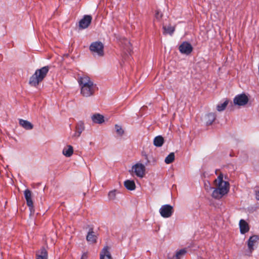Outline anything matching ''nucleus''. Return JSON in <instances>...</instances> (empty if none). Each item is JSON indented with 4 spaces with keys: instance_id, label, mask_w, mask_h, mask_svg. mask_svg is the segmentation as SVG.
Returning <instances> with one entry per match:
<instances>
[{
    "instance_id": "f257e3e1",
    "label": "nucleus",
    "mask_w": 259,
    "mask_h": 259,
    "mask_svg": "<svg viewBox=\"0 0 259 259\" xmlns=\"http://www.w3.org/2000/svg\"><path fill=\"white\" fill-rule=\"evenodd\" d=\"M80 89V94L84 97H89L94 95L96 84L87 75L79 76L77 79Z\"/></svg>"
},
{
    "instance_id": "f03ea898",
    "label": "nucleus",
    "mask_w": 259,
    "mask_h": 259,
    "mask_svg": "<svg viewBox=\"0 0 259 259\" xmlns=\"http://www.w3.org/2000/svg\"><path fill=\"white\" fill-rule=\"evenodd\" d=\"M215 188L212 192L211 196L219 199L228 193L229 191V183L223 180V175L221 174L214 181Z\"/></svg>"
},
{
    "instance_id": "7ed1b4c3",
    "label": "nucleus",
    "mask_w": 259,
    "mask_h": 259,
    "mask_svg": "<svg viewBox=\"0 0 259 259\" xmlns=\"http://www.w3.org/2000/svg\"><path fill=\"white\" fill-rule=\"evenodd\" d=\"M49 70V67L48 66L37 69L30 78L29 83L31 86L36 87L46 76Z\"/></svg>"
},
{
    "instance_id": "20e7f679",
    "label": "nucleus",
    "mask_w": 259,
    "mask_h": 259,
    "mask_svg": "<svg viewBox=\"0 0 259 259\" xmlns=\"http://www.w3.org/2000/svg\"><path fill=\"white\" fill-rule=\"evenodd\" d=\"M104 46L100 41H95L91 44L90 49L93 55L99 57L104 55Z\"/></svg>"
},
{
    "instance_id": "39448f33",
    "label": "nucleus",
    "mask_w": 259,
    "mask_h": 259,
    "mask_svg": "<svg viewBox=\"0 0 259 259\" xmlns=\"http://www.w3.org/2000/svg\"><path fill=\"white\" fill-rule=\"evenodd\" d=\"M159 212L162 218H168L174 213V209L173 206L169 204H164L161 206Z\"/></svg>"
},
{
    "instance_id": "423d86ee",
    "label": "nucleus",
    "mask_w": 259,
    "mask_h": 259,
    "mask_svg": "<svg viewBox=\"0 0 259 259\" xmlns=\"http://www.w3.org/2000/svg\"><path fill=\"white\" fill-rule=\"evenodd\" d=\"M132 171L138 177L142 178L145 175L146 167L145 165L141 163H137L133 165Z\"/></svg>"
},
{
    "instance_id": "0eeeda50",
    "label": "nucleus",
    "mask_w": 259,
    "mask_h": 259,
    "mask_svg": "<svg viewBox=\"0 0 259 259\" xmlns=\"http://www.w3.org/2000/svg\"><path fill=\"white\" fill-rule=\"evenodd\" d=\"M248 102V97L244 94L238 95L235 97L233 100L234 105L239 106H244Z\"/></svg>"
},
{
    "instance_id": "6e6552de",
    "label": "nucleus",
    "mask_w": 259,
    "mask_h": 259,
    "mask_svg": "<svg viewBox=\"0 0 259 259\" xmlns=\"http://www.w3.org/2000/svg\"><path fill=\"white\" fill-rule=\"evenodd\" d=\"M179 51L181 53L185 55H189L193 50V47L192 45L187 41L183 42L179 46Z\"/></svg>"
},
{
    "instance_id": "1a4fd4ad",
    "label": "nucleus",
    "mask_w": 259,
    "mask_h": 259,
    "mask_svg": "<svg viewBox=\"0 0 259 259\" xmlns=\"http://www.w3.org/2000/svg\"><path fill=\"white\" fill-rule=\"evenodd\" d=\"M92 17L90 15H85L79 22V27L81 29L87 28L91 24Z\"/></svg>"
},
{
    "instance_id": "9d476101",
    "label": "nucleus",
    "mask_w": 259,
    "mask_h": 259,
    "mask_svg": "<svg viewBox=\"0 0 259 259\" xmlns=\"http://www.w3.org/2000/svg\"><path fill=\"white\" fill-rule=\"evenodd\" d=\"M258 240V237L256 235L252 236L249 238L247 242V245L250 253L253 250L254 246H255Z\"/></svg>"
},
{
    "instance_id": "9b49d317",
    "label": "nucleus",
    "mask_w": 259,
    "mask_h": 259,
    "mask_svg": "<svg viewBox=\"0 0 259 259\" xmlns=\"http://www.w3.org/2000/svg\"><path fill=\"white\" fill-rule=\"evenodd\" d=\"M24 194L26 200L27 205L29 207L30 209L31 210L33 207L31 192L29 189H26L24 191Z\"/></svg>"
},
{
    "instance_id": "f8f14e48",
    "label": "nucleus",
    "mask_w": 259,
    "mask_h": 259,
    "mask_svg": "<svg viewBox=\"0 0 259 259\" xmlns=\"http://www.w3.org/2000/svg\"><path fill=\"white\" fill-rule=\"evenodd\" d=\"M87 240L90 243H95L97 242V236L93 231V228H90L86 237Z\"/></svg>"
},
{
    "instance_id": "ddd939ff",
    "label": "nucleus",
    "mask_w": 259,
    "mask_h": 259,
    "mask_svg": "<svg viewBox=\"0 0 259 259\" xmlns=\"http://www.w3.org/2000/svg\"><path fill=\"white\" fill-rule=\"evenodd\" d=\"M239 225L241 234H244L249 231V225L245 220L243 219L240 220Z\"/></svg>"
},
{
    "instance_id": "4468645a",
    "label": "nucleus",
    "mask_w": 259,
    "mask_h": 259,
    "mask_svg": "<svg viewBox=\"0 0 259 259\" xmlns=\"http://www.w3.org/2000/svg\"><path fill=\"white\" fill-rule=\"evenodd\" d=\"M84 130V123L81 121H79L77 122L76 125V131L73 136L75 137H79Z\"/></svg>"
},
{
    "instance_id": "2eb2a0df",
    "label": "nucleus",
    "mask_w": 259,
    "mask_h": 259,
    "mask_svg": "<svg viewBox=\"0 0 259 259\" xmlns=\"http://www.w3.org/2000/svg\"><path fill=\"white\" fill-rule=\"evenodd\" d=\"M91 119L95 123L102 124L104 122V117L99 113L93 114L91 116Z\"/></svg>"
},
{
    "instance_id": "dca6fc26",
    "label": "nucleus",
    "mask_w": 259,
    "mask_h": 259,
    "mask_svg": "<svg viewBox=\"0 0 259 259\" xmlns=\"http://www.w3.org/2000/svg\"><path fill=\"white\" fill-rule=\"evenodd\" d=\"M100 259H112L108 247L106 246L102 250L100 253Z\"/></svg>"
},
{
    "instance_id": "f3484780",
    "label": "nucleus",
    "mask_w": 259,
    "mask_h": 259,
    "mask_svg": "<svg viewBox=\"0 0 259 259\" xmlns=\"http://www.w3.org/2000/svg\"><path fill=\"white\" fill-rule=\"evenodd\" d=\"M19 123L21 126L27 130H30L33 127V124L30 122L26 120L20 119H19Z\"/></svg>"
},
{
    "instance_id": "a211bd4d",
    "label": "nucleus",
    "mask_w": 259,
    "mask_h": 259,
    "mask_svg": "<svg viewBox=\"0 0 259 259\" xmlns=\"http://www.w3.org/2000/svg\"><path fill=\"white\" fill-rule=\"evenodd\" d=\"M62 153L67 157H70L73 153V147L71 145L66 146L63 149Z\"/></svg>"
},
{
    "instance_id": "6ab92c4d",
    "label": "nucleus",
    "mask_w": 259,
    "mask_h": 259,
    "mask_svg": "<svg viewBox=\"0 0 259 259\" xmlns=\"http://www.w3.org/2000/svg\"><path fill=\"white\" fill-rule=\"evenodd\" d=\"M216 118L215 114L213 113H209L206 115L205 117V122L207 125H210L215 120Z\"/></svg>"
},
{
    "instance_id": "aec40b11",
    "label": "nucleus",
    "mask_w": 259,
    "mask_h": 259,
    "mask_svg": "<svg viewBox=\"0 0 259 259\" xmlns=\"http://www.w3.org/2000/svg\"><path fill=\"white\" fill-rule=\"evenodd\" d=\"M48 252L44 247H42L36 254V259H48Z\"/></svg>"
},
{
    "instance_id": "412c9836",
    "label": "nucleus",
    "mask_w": 259,
    "mask_h": 259,
    "mask_svg": "<svg viewBox=\"0 0 259 259\" xmlns=\"http://www.w3.org/2000/svg\"><path fill=\"white\" fill-rule=\"evenodd\" d=\"M124 185L129 190H134L136 188V185L133 180H126L124 182Z\"/></svg>"
},
{
    "instance_id": "4be33fe9",
    "label": "nucleus",
    "mask_w": 259,
    "mask_h": 259,
    "mask_svg": "<svg viewBox=\"0 0 259 259\" xmlns=\"http://www.w3.org/2000/svg\"><path fill=\"white\" fill-rule=\"evenodd\" d=\"M164 142V139L162 137L158 136L156 137L153 141L154 145L158 147L162 146Z\"/></svg>"
},
{
    "instance_id": "5701e85b",
    "label": "nucleus",
    "mask_w": 259,
    "mask_h": 259,
    "mask_svg": "<svg viewBox=\"0 0 259 259\" xmlns=\"http://www.w3.org/2000/svg\"><path fill=\"white\" fill-rule=\"evenodd\" d=\"M229 101L228 100H226L225 102H224L223 103L219 104L217 105V109L218 111H222L225 109L226 108L228 104Z\"/></svg>"
},
{
    "instance_id": "b1692460",
    "label": "nucleus",
    "mask_w": 259,
    "mask_h": 259,
    "mask_svg": "<svg viewBox=\"0 0 259 259\" xmlns=\"http://www.w3.org/2000/svg\"><path fill=\"white\" fill-rule=\"evenodd\" d=\"M175 160V154L172 152L170 153L169 155H168L165 160L164 161L166 164H170L174 161Z\"/></svg>"
},
{
    "instance_id": "393cba45",
    "label": "nucleus",
    "mask_w": 259,
    "mask_h": 259,
    "mask_svg": "<svg viewBox=\"0 0 259 259\" xmlns=\"http://www.w3.org/2000/svg\"><path fill=\"white\" fill-rule=\"evenodd\" d=\"M164 33L171 35L175 31V27L171 26H163Z\"/></svg>"
},
{
    "instance_id": "a878e982",
    "label": "nucleus",
    "mask_w": 259,
    "mask_h": 259,
    "mask_svg": "<svg viewBox=\"0 0 259 259\" xmlns=\"http://www.w3.org/2000/svg\"><path fill=\"white\" fill-rule=\"evenodd\" d=\"M117 194V191L113 190L110 191L108 194V198L110 200H114L116 199V196Z\"/></svg>"
},
{
    "instance_id": "bb28decb",
    "label": "nucleus",
    "mask_w": 259,
    "mask_h": 259,
    "mask_svg": "<svg viewBox=\"0 0 259 259\" xmlns=\"http://www.w3.org/2000/svg\"><path fill=\"white\" fill-rule=\"evenodd\" d=\"M115 128L116 130V132L118 135L121 136L123 135L124 131L122 128V127L120 125H119L118 124H115Z\"/></svg>"
},
{
    "instance_id": "cd10ccee",
    "label": "nucleus",
    "mask_w": 259,
    "mask_h": 259,
    "mask_svg": "<svg viewBox=\"0 0 259 259\" xmlns=\"http://www.w3.org/2000/svg\"><path fill=\"white\" fill-rule=\"evenodd\" d=\"M186 253V250L185 249H182L177 251L176 254V258H180L181 256L184 255Z\"/></svg>"
},
{
    "instance_id": "c85d7f7f",
    "label": "nucleus",
    "mask_w": 259,
    "mask_h": 259,
    "mask_svg": "<svg viewBox=\"0 0 259 259\" xmlns=\"http://www.w3.org/2000/svg\"><path fill=\"white\" fill-rule=\"evenodd\" d=\"M204 188L207 192H210L213 189V188L210 186V183L208 181L204 182Z\"/></svg>"
},
{
    "instance_id": "c756f323",
    "label": "nucleus",
    "mask_w": 259,
    "mask_h": 259,
    "mask_svg": "<svg viewBox=\"0 0 259 259\" xmlns=\"http://www.w3.org/2000/svg\"><path fill=\"white\" fill-rule=\"evenodd\" d=\"M155 18L156 19L159 20L162 17V13L158 10L156 11L155 13Z\"/></svg>"
},
{
    "instance_id": "7c9ffc66",
    "label": "nucleus",
    "mask_w": 259,
    "mask_h": 259,
    "mask_svg": "<svg viewBox=\"0 0 259 259\" xmlns=\"http://www.w3.org/2000/svg\"><path fill=\"white\" fill-rule=\"evenodd\" d=\"M88 253L87 252H84L82 253L80 259H88Z\"/></svg>"
},
{
    "instance_id": "2f4dec72",
    "label": "nucleus",
    "mask_w": 259,
    "mask_h": 259,
    "mask_svg": "<svg viewBox=\"0 0 259 259\" xmlns=\"http://www.w3.org/2000/svg\"><path fill=\"white\" fill-rule=\"evenodd\" d=\"M143 156H144V158L146 160V162L145 163V164L147 165L148 163H150V160L148 158V156L146 154H143Z\"/></svg>"
},
{
    "instance_id": "473e14b6",
    "label": "nucleus",
    "mask_w": 259,
    "mask_h": 259,
    "mask_svg": "<svg viewBox=\"0 0 259 259\" xmlns=\"http://www.w3.org/2000/svg\"><path fill=\"white\" fill-rule=\"evenodd\" d=\"M126 42L127 43V46L126 47H127V50H129V51H131V48H130V47H131V43L129 41H128L127 40H126Z\"/></svg>"
},
{
    "instance_id": "72a5a7b5",
    "label": "nucleus",
    "mask_w": 259,
    "mask_h": 259,
    "mask_svg": "<svg viewBox=\"0 0 259 259\" xmlns=\"http://www.w3.org/2000/svg\"><path fill=\"white\" fill-rule=\"evenodd\" d=\"M255 198L257 200H259V191L256 192Z\"/></svg>"
},
{
    "instance_id": "f704fd0d",
    "label": "nucleus",
    "mask_w": 259,
    "mask_h": 259,
    "mask_svg": "<svg viewBox=\"0 0 259 259\" xmlns=\"http://www.w3.org/2000/svg\"><path fill=\"white\" fill-rule=\"evenodd\" d=\"M178 259H179V258H178Z\"/></svg>"
}]
</instances>
